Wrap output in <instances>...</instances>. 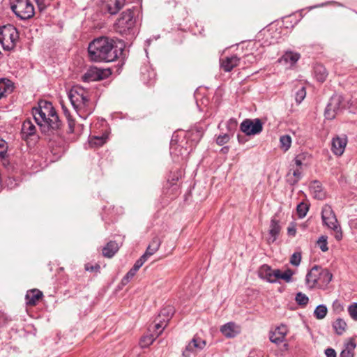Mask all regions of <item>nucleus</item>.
Here are the masks:
<instances>
[{"label": "nucleus", "instance_id": "obj_1", "mask_svg": "<svg viewBox=\"0 0 357 357\" xmlns=\"http://www.w3.org/2000/svg\"><path fill=\"white\" fill-rule=\"evenodd\" d=\"M121 52L122 49L118 48L115 41L107 37H100L93 40L88 47L90 59L96 62L114 61Z\"/></svg>", "mask_w": 357, "mask_h": 357}, {"label": "nucleus", "instance_id": "obj_2", "mask_svg": "<svg viewBox=\"0 0 357 357\" xmlns=\"http://www.w3.org/2000/svg\"><path fill=\"white\" fill-rule=\"evenodd\" d=\"M33 115L44 133H54L61 127V121L52 103L49 102H40L38 107L33 109Z\"/></svg>", "mask_w": 357, "mask_h": 357}, {"label": "nucleus", "instance_id": "obj_3", "mask_svg": "<svg viewBox=\"0 0 357 357\" xmlns=\"http://www.w3.org/2000/svg\"><path fill=\"white\" fill-rule=\"evenodd\" d=\"M68 98L77 114L86 119L93 111V107L89 99V92L83 87L73 86L68 93Z\"/></svg>", "mask_w": 357, "mask_h": 357}, {"label": "nucleus", "instance_id": "obj_4", "mask_svg": "<svg viewBox=\"0 0 357 357\" xmlns=\"http://www.w3.org/2000/svg\"><path fill=\"white\" fill-rule=\"evenodd\" d=\"M135 8L127 9L123 11L120 17L115 24L116 32L122 36L134 35V27L135 25Z\"/></svg>", "mask_w": 357, "mask_h": 357}, {"label": "nucleus", "instance_id": "obj_5", "mask_svg": "<svg viewBox=\"0 0 357 357\" xmlns=\"http://www.w3.org/2000/svg\"><path fill=\"white\" fill-rule=\"evenodd\" d=\"M18 39V31L13 25L7 24L0 27V43L4 50L13 49Z\"/></svg>", "mask_w": 357, "mask_h": 357}, {"label": "nucleus", "instance_id": "obj_6", "mask_svg": "<svg viewBox=\"0 0 357 357\" xmlns=\"http://www.w3.org/2000/svg\"><path fill=\"white\" fill-rule=\"evenodd\" d=\"M11 9L21 20H27L34 15V8L29 0H12Z\"/></svg>", "mask_w": 357, "mask_h": 357}, {"label": "nucleus", "instance_id": "obj_7", "mask_svg": "<svg viewBox=\"0 0 357 357\" xmlns=\"http://www.w3.org/2000/svg\"><path fill=\"white\" fill-rule=\"evenodd\" d=\"M111 73V70L109 68L101 69L91 67L83 75L82 79L86 82L101 80L108 77Z\"/></svg>", "mask_w": 357, "mask_h": 357}, {"label": "nucleus", "instance_id": "obj_8", "mask_svg": "<svg viewBox=\"0 0 357 357\" xmlns=\"http://www.w3.org/2000/svg\"><path fill=\"white\" fill-rule=\"evenodd\" d=\"M263 129V125L260 119H245L241 124V130L247 135L259 134Z\"/></svg>", "mask_w": 357, "mask_h": 357}, {"label": "nucleus", "instance_id": "obj_9", "mask_svg": "<svg viewBox=\"0 0 357 357\" xmlns=\"http://www.w3.org/2000/svg\"><path fill=\"white\" fill-rule=\"evenodd\" d=\"M206 344L205 340L195 335L183 351V356L184 357L195 356L197 352L202 351L205 347Z\"/></svg>", "mask_w": 357, "mask_h": 357}, {"label": "nucleus", "instance_id": "obj_10", "mask_svg": "<svg viewBox=\"0 0 357 357\" xmlns=\"http://www.w3.org/2000/svg\"><path fill=\"white\" fill-rule=\"evenodd\" d=\"M301 56L300 53L291 50H287L278 59V62L286 66L288 68L292 69L296 66Z\"/></svg>", "mask_w": 357, "mask_h": 357}, {"label": "nucleus", "instance_id": "obj_11", "mask_svg": "<svg viewBox=\"0 0 357 357\" xmlns=\"http://www.w3.org/2000/svg\"><path fill=\"white\" fill-rule=\"evenodd\" d=\"M321 218L324 225L331 229H335V213L331 206L324 205L322 208Z\"/></svg>", "mask_w": 357, "mask_h": 357}, {"label": "nucleus", "instance_id": "obj_12", "mask_svg": "<svg viewBox=\"0 0 357 357\" xmlns=\"http://www.w3.org/2000/svg\"><path fill=\"white\" fill-rule=\"evenodd\" d=\"M338 105L342 109H350V112H353L357 107V94L346 96H339Z\"/></svg>", "mask_w": 357, "mask_h": 357}, {"label": "nucleus", "instance_id": "obj_13", "mask_svg": "<svg viewBox=\"0 0 357 357\" xmlns=\"http://www.w3.org/2000/svg\"><path fill=\"white\" fill-rule=\"evenodd\" d=\"M220 332L226 337L233 338L241 333V328L234 322H228L221 326Z\"/></svg>", "mask_w": 357, "mask_h": 357}, {"label": "nucleus", "instance_id": "obj_14", "mask_svg": "<svg viewBox=\"0 0 357 357\" xmlns=\"http://www.w3.org/2000/svg\"><path fill=\"white\" fill-rule=\"evenodd\" d=\"M287 332V326L281 324L271 333L269 339L273 343L280 344L284 340Z\"/></svg>", "mask_w": 357, "mask_h": 357}, {"label": "nucleus", "instance_id": "obj_15", "mask_svg": "<svg viewBox=\"0 0 357 357\" xmlns=\"http://www.w3.org/2000/svg\"><path fill=\"white\" fill-rule=\"evenodd\" d=\"M239 62L240 59L236 55L227 56L220 60V67L224 71L230 72L239 64Z\"/></svg>", "mask_w": 357, "mask_h": 357}, {"label": "nucleus", "instance_id": "obj_16", "mask_svg": "<svg viewBox=\"0 0 357 357\" xmlns=\"http://www.w3.org/2000/svg\"><path fill=\"white\" fill-rule=\"evenodd\" d=\"M302 177V169L296 168L294 165H290V169L287 174V182L291 185L296 184Z\"/></svg>", "mask_w": 357, "mask_h": 357}, {"label": "nucleus", "instance_id": "obj_17", "mask_svg": "<svg viewBox=\"0 0 357 357\" xmlns=\"http://www.w3.org/2000/svg\"><path fill=\"white\" fill-rule=\"evenodd\" d=\"M356 347V344L354 338L347 339L344 343L343 349L340 352V357H354Z\"/></svg>", "mask_w": 357, "mask_h": 357}, {"label": "nucleus", "instance_id": "obj_18", "mask_svg": "<svg viewBox=\"0 0 357 357\" xmlns=\"http://www.w3.org/2000/svg\"><path fill=\"white\" fill-rule=\"evenodd\" d=\"M320 269L321 267L318 266H314L307 273L305 278V282L310 288L314 287L317 284V281L319 280V274Z\"/></svg>", "mask_w": 357, "mask_h": 357}, {"label": "nucleus", "instance_id": "obj_19", "mask_svg": "<svg viewBox=\"0 0 357 357\" xmlns=\"http://www.w3.org/2000/svg\"><path fill=\"white\" fill-rule=\"evenodd\" d=\"M275 270H273L269 266L264 264L261 266L259 271V276L268 281V282H275Z\"/></svg>", "mask_w": 357, "mask_h": 357}, {"label": "nucleus", "instance_id": "obj_20", "mask_svg": "<svg viewBox=\"0 0 357 357\" xmlns=\"http://www.w3.org/2000/svg\"><path fill=\"white\" fill-rule=\"evenodd\" d=\"M281 227L279 224V221L275 218H273L271 220L270 230H269V238L268 242L269 243L275 242L280 231Z\"/></svg>", "mask_w": 357, "mask_h": 357}, {"label": "nucleus", "instance_id": "obj_21", "mask_svg": "<svg viewBox=\"0 0 357 357\" xmlns=\"http://www.w3.org/2000/svg\"><path fill=\"white\" fill-rule=\"evenodd\" d=\"M42 296L43 293L38 289H34L28 291L26 294V304L30 305H35Z\"/></svg>", "mask_w": 357, "mask_h": 357}, {"label": "nucleus", "instance_id": "obj_22", "mask_svg": "<svg viewBox=\"0 0 357 357\" xmlns=\"http://www.w3.org/2000/svg\"><path fill=\"white\" fill-rule=\"evenodd\" d=\"M310 190L315 199L320 200L324 199L326 195L322 190L321 183L319 181H313L310 185Z\"/></svg>", "mask_w": 357, "mask_h": 357}, {"label": "nucleus", "instance_id": "obj_23", "mask_svg": "<svg viewBox=\"0 0 357 357\" xmlns=\"http://www.w3.org/2000/svg\"><path fill=\"white\" fill-rule=\"evenodd\" d=\"M348 143V138L346 135L336 136V156L342 155Z\"/></svg>", "mask_w": 357, "mask_h": 357}, {"label": "nucleus", "instance_id": "obj_24", "mask_svg": "<svg viewBox=\"0 0 357 357\" xmlns=\"http://www.w3.org/2000/svg\"><path fill=\"white\" fill-rule=\"evenodd\" d=\"M124 3L125 0H107V10L111 15H115L124 6Z\"/></svg>", "mask_w": 357, "mask_h": 357}, {"label": "nucleus", "instance_id": "obj_25", "mask_svg": "<svg viewBox=\"0 0 357 357\" xmlns=\"http://www.w3.org/2000/svg\"><path fill=\"white\" fill-rule=\"evenodd\" d=\"M161 244V241L160 238L157 236L154 237L149 246L147 247V249L144 254V256L148 259L150 256L153 255L155 252L158 251Z\"/></svg>", "mask_w": 357, "mask_h": 357}, {"label": "nucleus", "instance_id": "obj_26", "mask_svg": "<svg viewBox=\"0 0 357 357\" xmlns=\"http://www.w3.org/2000/svg\"><path fill=\"white\" fill-rule=\"evenodd\" d=\"M119 245L114 241L109 242L102 249V255L108 258H111L118 251Z\"/></svg>", "mask_w": 357, "mask_h": 357}, {"label": "nucleus", "instance_id": "obj_27", "mask_svg": "<svg viewBox=\"0 0 357 357\" xmlns=\"http://www.w3.org/2000/svg\"><path fill=\"white\" fill-rule=\"evenodd\" d=\"M13 86L9 79H2L0 80V99L13 91Z\"/></svg>", "mask_w": 357, "mask_h": 357}, {"label": "nucleus", "instance_id": "obj_28", "mask_svg": "<svg viewBox=\"0 0 357 357\" xmlns=\"http://www.w3.org/2000/svg\"><path fill=\"white\" fill-rule=\"evenodd\" d=\"M175 310L173 306L167 305L163 307L158 314V319H161L162 321L167 323L172 317Z\"/></svg>", "mask_w": 357, "mask_h": 357}, {"label": "nucleus", "instance_id": "obj_29", "mask_svg": "<svg viewBox=\"0 0 357 357\" xmlns=\"http://www.w3.org/2000/svg\"><path fill=\"white\" fill-rule=\"evenodd\" d=\"M293 275V271L290 269L286 270L284 273H282L280 269H275V273L273 276H275V282L278 279H282L287 282H289L291 281V277Z\"/></svg>", "mask_w": 357, "mask_h": 357}, {"label": "nucleus", "instance_id": "obj_30", "mask_svg": "<svg viewBox=\"0 0 357 357\" xmlns=\"http://www.w3.org/2000/svg\"><path fill=\"white\" fill-rule=\"evenodd\" d=\"M162 331H160L156 335V337H153V335H144L143 336L141 340H140V342H139V344L141 346V347L142 348H144V347H149V345H151L155 340V339L158 337L161 333H162Z\"/></svg>", "mask_w": 357, "mask_h": 357}, {"label": "nucleus", "instance_id": "obj_31", "mask_svg": "<svg viewBox=\"0 0 357 357\" xmlns=\"http://www.w3.org/2000/svg\"><path fill=\"white\" fill-rule=\"evenodd\" d=\"M22 131L26 135H32L35 133L36 127L30 121H25L22 124Z\"/></svg>", "mask_w": 357, "mask_h": 357}, {"label": "nucleus", "instance_id": "obj_32", "mask_svg": "<svg viewBox=\"0 0 357 357\" xmlns=\"http://www.w3.org/2000/svg\"><path fill=\"white\" fill-rule=\"evenodd\" d=\"M280 142L281 149L287 151L291 147V138L288 135H282L280 138Z\"/></svg>", "mask_w": 357, "mask_h": 357}, {"label": "nucleus", "instance_id": "obj_33", "mask_svg": "<svg viewBox=\"0 0 357 357\" xmlns=\"http://www.w3.org/2000/svg\"><path fill=\"white\" fill-rule=\"evenodd\" d=\"M319 280H322L324 283H328L333 278V274L327 269H320L319 271Z\"/></svg>", "mask_w": 357, "mask_h": 357}, {"label": "nucleus", "instance_id": "obj_34", "mask_svg": "<svg viewBox=\"0 0 357 357\" xmlns=\"http://www.w3.org/2000/svg\"><path fill=\"white\" fill-rule=\"evenodd\" d=\"M314 73L316 74L317 80L321 82H323L327 77L326 70L321 66H319L316 67L315 70H314Z\"/></svg>", "mask_w": 357, "mask_h": 357}, {"label": "nucleus", "instance_id": "obj_35", "mask_svg": "<svg viewBox=\"0 0 357 357\" xmlns=\"http://www.w3.org/2000/svg\"><path fill=\"white\" fill-rule=\"evenodd\" d=\"M327 314V307L324 305H318L314 312V314L315 317L318 319H321L326 317Z\"/></svg>", "mask_w": 357, "mask_h": 357}, {"label": "nucleus", "instance_id": "obj_36", "mask_svg": "<svg viewBox=\"0 0 357 357\" xmlns=\"http://www.w3.org/2000/svg\"><path fill=\"white\" fill-rule=\"evenodd\" d=\"M324 116L327 120H333L335 119V106L333 105L332 102H330L326 106Z\"/></svg>", "mask_w": 357, "mask_h": 357}, {"label": "nucleus", "instance_id": "obj_37", "mask_svg": "<svg viewBox=\"0 0 357 357\" xmlns=\"http://www.w3.org/2000/svg\"><path fill=\"white\" fill-rule=\"evenodd\" d=\"M106 142V138L103 136L102 137H93L89 139V144L91 146H101Z\"/></svg>", "mask_w": 357, "mask_h": 357}, {"label": "nucleus", "instance_id": "obj_38", "mask_svg": "<svg viewBox=\"0 0 357 357\" xmlns=\"http://www.w3.org/2000/svg\"><path fill=\"white\" fill-rule=\"evenodd\" d=\"M308 206L307 204H305L303 202H301L300 203L298 206H297V213H298V215L300 218H304L307 211H308Z\"/></svg>", "mask_w": 357, "mask_h": 357}, {"label": "nucleus", "instance_id": "obj_39", "mask_svg": "<svg viewBox=\"0 0 357 357\" xmlns=\"http://www.w3.org/2000/svg\"><path fill=\"white\" fill-rule=\"evenodd\" d=\"M346 328L347 324L344 320L341 319H336V334L342 335L346 331Z\"/></svg>", "mask_w": 357, "mask_h": 357}, {"label": "nucleus", "instance_id": "obj_40", "mask_svg": "<svg viewBox=\"0 0 357 357\" xmlns=\"http://www.w3.org/2000/svg\"><path fill=\"white\" fill-rule=\"evenodd\" d=\"M8 144L3 139H0V158L6 159L8 157Z\"/></svg>", "mask_w": 357, "mask_h": 357}, {"label": "nucleus", "instance_id": "obj_41", "mask_svg": "<svg viewBox=\"0 0 357 357\" xmlns=\"http://www.w3.org/2000/svg\"><path fill=\"white\" fill-rule=\"evenodd\" d=\"M295 300L299 305H303V306L306 305L309 301L308 297L305 294H304L301 292H298L296 295Z\"/></svg>", "mask_w": 357, "mask_h": 357}, {"label": "nucleus", "instance_id": "obj_42", "mask_svg": "<svg viewBox=\"0 0 357 357\" xmlns=\"http://www.w3.org/2000/svg\"><path fill=\"white\" fill-rule=\"evenodd\" d=\"M226 126L227 128V133H229L232 136L237 127L236 120L234 119H230L227 122Z\"/></svg>", "mask_w": 357, "mask_h": 357}, {"label": "nucleus", "instance_id": "obj_43", "mask_svg": "<svg viewBox=\"0 0 357 357\" xmlns=\"http://www.w3.org/2000/svg\"><path fill=\"white\" fill-rule=\"evenodd\" d=\"M317 244L323 252H326L328 250L327 246V236H321L317 241Z\"/></svg>", "mask_w": 357, "mask_h": 357}, {"label": "nucleus", "instance_id": "obj_44", "mask_svg": "<svg viewBox=\"0 0 357 357\" xmlns=\"http://www.w3.org/2000/svg\"><path fill=\"white\" fill-rule=\"evenodd\" d=\"M301 261V253L299 252H294L291 258H290V263L291 265L298 266Z\"/></svg>", "mask_w": 357, "mask_h": 357}, {"label": "nucleus", "instance_id": "obj_45", "mask_svg": "<svg viewBox=\"0 0 357 357\" xmlns=\"http://www.w3.org/2000/svg\"><path fill=\"white\" fill-rule=\"evenodd\" d=\"M306 91L305 87L301 88L296 93L295 100L298 104H300L305 98Z\"/></svg>", "mask_w": 357, "mask_h": 357}, {"label": "nucleus", "instance_id": "obj_46", "mask_svg": "<svg viewBox=\"0 0 357 357\" xmlns=\"http://www.w3.org/2000/svg\"><path fill=\"white\" fill-rule=\"evenodd\" d=\"M231 136V135L227 132L220 135L216 139V142L219 145H223L229 142Z\"/></svg>", "mask_w": 357, "mask_h": 357}, {"label": "nucleus", "instance_id": "obj_47", "mask_svg": "<svg viewBox=\"0 0 357 357\" xmlns=\"http://www.w3.org/2000/svg\"><path fill=\"white\" fill-rule=\"evenodd\" d=\"M348 312L354 320L357 321V303H354L349 306Z\"/></svg>", "mask_w": 357, "mask_h": 357}, {"label": "nucleus", "instance_id": "obj_48", "mask_svg": "<svg viewBox=\"0 0 357 357\" xmlns=\"http://www.w3.org/2000/svg\"><path fill=\"white\" fill-rule=\"evenodd\" d=\"M137 271L131 268L122 279V284H126L136 274Z\"/></svg>", "mask_w": 357, "mask_h": 357}, {"label": "nucleus", "instance_id": "obj_49", "mask_svg": "<svg viewBox=\"0 0 357 357\" xmlns=\"http://www.w3.org/2000/svg\"><path fill=\"white\" fill-rule=\"evenodd\" d=\"M146 260L147 258L143 255L138 260L136 261L132 268L137 271Z\"/></svg>", "mask_w": 357, "mask_h": 357}, {"label": "nucleus", "instance_id": "obj_50", "mask_svg": "<svg viewBox=\"0 0 357 357\" xmlns=\"http://www.w3.org/2000/svg\"><path fill=\"white\" fill-rule=\"evenodd\" d=\"M296 157L298 158L304 165H307L310 155L308 153L303 152L296 155Z\"/></svg>", "mask_w": 357, "mask_h": 357}, {"label": "nucleus", "instance_id": "obj_51", "mask_svg": "<svg viewBox=\"0 0 357 357\" xmlns=\"http://www.w3.org/2000/svg\"><path fill=\"white\" fill-rule=\"evenodd\" d=\"M287 234L289 236H295L296 234V224L294 222H291L287 228Z\"/></svg>", "mask_w": 357, "mask_h": 357}, {"label": "nucleus", "instance_id": "obj_52", "mask_svg": "<svg viewBox=\"0 0 357 357\" xmlns=\"http://www.w3.org/2000/svg\"><path fill=\"white\" fill-rule=\"evenodd\" d=\"M155 321H158L154 326L155 330H158L160 328H162L163 330L167 326L166 321H162L161 319H158V317Z\"/></svg>", "mask_w": 357, "mask_h": 357}, {"label": "nucleus", "instance_id": "obj_53", "mask_svg": "<svg viewBox=\"0 0 357 357\" xmlns=\"http://www.w3.org/2000/svg\"><path fill=\"white\" fill-rule=\"evenodd\" d=\"M68 124V132L73 133L74 132L75 128V121L72 119V117L66 118Z\"/></svg>", "mask_w": 357, "mask_h": 357}, {"label": "nucleus", "instance_id": "obj_54", "mask_svg": "<svg viewBox=\"0 0 357 357\" xmlns=\"http://www.w3.org/2000/svg\"><path fill=\"white\" fill-rule=\"evenodd\" d=\"M290 165H294V167L296 168H298L301 169H302V167L304 165L303 162L296 157L294 158L292 163H291Z\"/></svg>", "mask_w": 357, "mask_h": 357}, {"label": "nucleus", "instance_id": "obj_55", "mask_svg": "<svg viewBox=\"0 0 357 357\" xmlns=\"http://www.w3.org/2000/svg\"><path fill=\"white\" fill-rule=\"evenodd\" d=\"M85 268L88 271L93 272V271H96L98 269H100V266L99 265L92 266V265H89V264H86Z\"/></svg>", "mask_w": 357, "mask_h": 357}, {"label": "nucleus", "instance_id": "obj_56", "mask_svg": "<svg viewBox=\"0 0 357 357\" xmlns=\"http://www.w3.org/2000/svg\"><path fill=\"white\" fill-rule=\"evenodd\" d=\"M336 223H337V220H336ZM341 238H342L341 228L339 225L336 224V240H340Z\"/></svg>", "mask_w": 357, "mask_h": 357}, {"label": "nucleus", "instance_id": "obj_57", "mask_svg": "<svg viewBox=\"0 0 357 357\" xmlns=\"http://www.w3.org/2000/svg\"><path fill=\"white\" fill-rule=\"evenodd\" d=\"M325 354L327 357H335V350L332 348H328L325 351Z\"/></svg>", "mask_w": 357, "mask_h": 357}, {"label": "nucleus", "instance_id": "obj_58", "mask_svg": "<svg viewBox=\"0 0 357 357\" xmlns=\"http://www.w3.org/2000/svg\"><path fill=\"white\" fill-rule=\"evenodd\" d=\"M39 9L40 10H43L45 8V3L44 2V0H35Z\"/></svg>", "mask_w": 357, "mask_h": 357}, {"label": "nucleus", "instance_id": "obj_59", "mask_svg": "<svg viewBox=\"0 0 357 357\" xmlns=\"http://www.w3.org/2000/svg\"><path fill=\"white\" fill-rule=\"evenodd\" d=\"M7 184H8V186L10 188H14L15 186L17 185V183L15 182V180L11 178H9L8 179V181H7Z\"/></svg>", "mask_w": 357, "mask_h": 357}, {"label": "nucleus", "instance_id": "obj_60", "mask_svg": "<svg viewBox=\"0 0 357 357\" xmlns=\"http://www.w3.org/2000/svg\"><path fill=\"white\" fill-rule=\"evenodd\" d=\"M62 110H63V112L65 114L66 118H69L71 116L70 112L68 111V109H67V107L66 106L62 105Z\"/></svg>", "mask_w": 357, "mask_h": 357}, {"label": "nucleus", "instance_id": "obj_61", "mask_svg": "<svg viewBox=\"0 0 357 357\" xmlns=\"http://www.w3.org/2000/svg\"><path fill=\"white\" fill-rule=\"evenodd\" d=\"M331 151L335 153V137L331 139Z\"/></svg>", "mask_w": 357, "mask_h": 357}, {"label": "nucleus", "instance_id": "obj_62", "mask_svg": "<svg viewBox=\"0 0 357 357\" xmlns=\"http://www.w3.org/2000/svg\"><path fill=\"white\" fill-rule=\"evenodd\" d=\"M319 6H314L313 8H317L319 7Z\"/></svg>", "mask_w": 357, "mask_h": 357}]
</instances>
